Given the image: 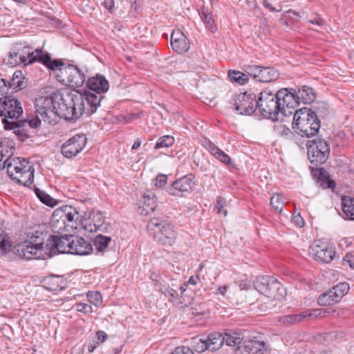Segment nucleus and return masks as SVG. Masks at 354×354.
<instances>
[{"instance_id":"nucleus-1","label":"nucleus","mask_w":354,"mask_h":354,"mask_svg":"<svg viewBox=\"0 0 354 354\" xmlns=\"http://www.w3.org/2000/svg\"><path fill=\"white\" fill-rule=\"evenodd\" d=\"M47 234L38 229H31L26 233V239L13 248L14 253L26 260L46 259L44 240Z\"/></svg>"},{"instance_id":"nucleus-2","label":"nucleus","mask_w":354,"mask_h":354,"mask_svg":"<svg viewBox=\"0 0 354 354\" xmlns=\"http://www.w3.org/2000/svg\"><path fill=\"white\" fill-rule=\"evenodd\" d=\"M292 129L299 131L298 133L302 137L317 134L320 129L317 113L306 107L299 109L293 118Z\"/></svg>"},{"instance_id":"nucleus-3","label":"nucleus","mask_w":354,"mask_h":354,"mask_svg":"<svg viewBox=\"0 0 354 354\" xmlns=\"http://www.w3.org/2000/svg\"><path fill=\"white\" fill-rule=\"evenodd\" d=\"M86 84L91 91L85 92L83 95L86 104L91 107L89 109V113H94L104 99L102 94L109 90V81L102 75L97 74L95 76L90 77Z\"/></svg>"},{"instance_id":"nucleus-4","label":"nucleus","mask_w":354,"mask_h":354,"mask_svg":"<svg viewBox=\"0 0 354 354\" xmlns=\"http://www.w3.org/2000/svg\"><path fill=\"white\" fill-rule=\"evenodd\" d=\"M147 230L153 234L155 241L162 245L171 246L175 243L176 233L165 220L151 218L147 224Z\"/></svg>"},{"instance_id":"nucleus-5","label":"nucleus","mask_w":354,"mask_h":354,"mask_svg":"<svg viewBox=\"0 0 354 354\" xmlns=\"http://www.w3.org/2000/svg\"><path fill=\"white\" fill-rule=\"evenodd\" d=\"M36 55V50H32L29 45L26 42L24 43H15L10 49L6 58L4 59V62L11 67H15L21 64L26 66L31 64L29 61Z\"/></svg>"},{"instance_id":"nucleus-6","label":"nucleus","mask_w":354,"mask_h":354,"mask_svg":"<svg viewBox=\"0 0 354 354\" xmlns=\"http://www.w3.org/2000/svg\"><path fill=\"white\" fill-rule=\"evenodd\" d=\"M8 174L19 184L28 186L34 180V168L26 159L17 158L8 165Z\"/></svg>"},{"instance_id":"nucleus-7","label":"nucleus","mask_w":354,"mask_h":354,"mask_svg":"<svg viewBox=\"0 0 354 354\" xmlns=\"http://www.w3.org/2000/svg\"><path fill=\"white\" fill-rule=\"evenodd\" d=\"M254 286L259 292L272 299L280 300L286 293L283 286L270 276L258 277L254 281Z\"/></svg>"},{"instance_id":"nucleus-8","label":"nucleus","mask_w":354,"mask_h":354,"mask_svg":"<svg viewBox=\"0 0 354 354\" xmlns=\"http://www.w3.org/2000/svg\"><path fill=\"white\" fill-rule=\"evenodd\" d=\"M255 106L264 117L274 121L278 120L277 115L279 113L280 103H277L275 94L268 91L261 92Z\"/></svg>"},{"instance_id":"nucleus-9","label":"nucleus","mask_w":354,"mask_h":354,"mask_svg":"<svg viewBox=\"0 0 354 354\" xmlns=\"http://www.w3.org/2000/svg\"><path fill=\"white\" fill-rule=\"evenodd\" d=\"M74 236H57L51 235L44 245L46 258L51 257L58 253H71L73 250L72 241Z\"/></svg>"},{"instance_id":"nucleus-10","label":"nucleus","mask_w":354,"mask_h":354,"mask_svg":"<svg viewBox=\"0 0 354 354\" xmlns=\"http://www.w3.org/2000/svg\"><path fill=\"white\" fill-rule=\"evenodd\" d=\"M310 162L315 165L326 162L330 154V147L327 142L322 139L309 140L307 146Z\"/></svg>"},{"instance_id":"nucleus-11","label":"nucleus","mask_w":354,"mask_h":354,"mask_svg":"<svg viewBox=\"0 0 354 354\" xmlns=\"http://www.w3.org/2000/svg\"><path fill=\"white\" fill-rule=\"evenodd\" d=\"M275 95L277 103H280L279 113L283 116L295 115L298 111V102L295 93L288 91L287 88H282L278 91Z\"/></svg>"},{"instance_id":"nucleus-12","label":"nucleus","mask_w":354,"mask_h":354,"mask_svg":"<svg viewBox=\"0 0 354 354\" xmlns=\"http://www.w3.org/2000/svg\"><path fill=\"white\" fill-rule=\"evenodd\" d=\"M255 95L252 93H241L234 96L232 104L234 111L240 115H251L256 110Z\"/></svg>"},{"instance_id":"nucleus-13","label":"nucleus","mask_w":354,"mask_h":354,"mask_svg":"<svg viewBox=\"0 0 354 354\" xmlns=\"http://www.w3.org/2000/svg\"><path fill=\"white\" fill-rule=\"evenodd\" d=\"M309 254L317 261L328 263L334 259L336 252L334 247L321 241H315L309 248Z\"/></svg>"},{"instance_id":"nucleus-14","label":"nucleus","mask_w":354,"mask_h":354,"mask_svg":"<svg viewBox=\"0 0 354 354\" xmlns=\"http://www.w3.org/2000/svg\"><path fill=\"white\" fill-rule=\"evenodd\" d=\"M22 113L21 103L15 97L10 95L0 97V116L17 119Z\"/></svg>"},{"instance_id":"nucleus-15","label":"nucleus","mask_w":354,"mask_h":354,"mask_svg":"<svg viewBox=\"0 0 354 354\" xmlns=\"http://www.w3.org/2000/svg\"><path fill=\"white\" fill-rule=\"evenodd\" d=\"M60 77L59 82L64 84L68 85L71 87H80L85 82L84 73L77 66L73 65H68L64 67L62 71V76L57 75Z\"/></svg>"},{"instance_id":"nucleus-16","label":"nucleus","mask_w":354,"mask_h":354,"mask_svg":"<svg viewBox=\"0 0 354 354\" xmlns=\"http://www.w3.org/2000/svg\"><path fill=\"white\" fill-rule=\"evenodd\" d=\"M91 106L86 104L84 95L80 93H75V97L73 100L71 105L67 106V112L69 116H62L66 120H77L80 118L84 113L88 116L93 113H89Z\"/></svg>"},{"instance_id":"nucleus-17","label":"nucleus","mask_w":354,"mask_h":354,"mask_svg":"<svg viewBox=\"0 0 354 354\" xmlns=\"http://www.w3.org/2000/svg\"><path fill=\"white\" fill-rule=\"evenodd\" d=\"M54 94L48 97H41L36 100V108L37 114L40 115L44 122L53 124L55 114H54Z\"/></svg>"},{"instance_id":"nucleus-18","label":"nucleus","mask_w":354,"mask_h":354,"mask_svg":"<svg viewBox=\"0 0 354 354\" xmlns=\"http://www.w3.org/2000/svg\"><path fill=\"white\" fill-rule=\"evenodd\" d=\"M86 142L87 138L85 135H75L63 144L62 153L64 157L71 158L83 150Z\"/></svg>"},{"instance_id":"nucleus-19","label":"nucleus","mask_w":354,"mask_h":354,"mask_svg":"<svg viewBox=\"0 0 354 354\" xmlns=\"http://www.w3.org/2000/svg\"><path fill=\"white\" fill-rule=\"evenodd\" d=\"M194 179L192 174L185 176L175 180L167 189V192L173 196H183L191 191L194 185Z\"/></svg>"},{"instance_id":"nucleus-20","label":"nucleus","mask_w":354,"mask_h":354,"mask_svg":"<svg viewBox=\"0 0 354 354\" xmlns=\"http://www.w3.org/2000/svg\"><path fill=\"white\" fill-rule=\"evenodd\" d=\"M39 62L46 68L52 71H59L62 73L64 63L61 59H52L47 52H44L41 48L36 49V55L32 58L29 63Z\"/></svg>"},{"instance_id":"nucleus-21","label":"nucleus","mask_w":354,"mask_h":354,"mask_svg":"<svg viewBox=\"0 0 354 354\" xmlns=\"http://www.w3.org/2000/svg\"><path fill=\"white\" fill-rule=\"evenodd\" d=\"M74 97L75 93H67L65 95L60 93H54V103H55L54 114H55V117L58 116L62 118V116H69L67 115V113L68 114L67 106L71 105Z\"/></svg>"},{"instance_id":"nucleus-22","label":"nucleus","mask_w":354,"mask_h":354,"mask_svg":"<svg viewBox=\"0 0 354 354\" xmlns=\"http://www.w3.org/2000/svg\"><path fill=\"white\" fill-rule=\"evenodd\" d=\"M266 345L263 342L250 340L244 341L234 351V354H265Z\"/></svg>"},{"instance_id":"nucleus-23","label":"nucleus","mask_w":354,"mask_h":354,"mask_svg":"<svg viewBox=\"0 0 354 354\" xmlns=\"http://www.w3.org/2000/svg\"><path fill=\"white\" fill-rule=\"evenodd\" d=\"M156 198L153 193L149 192L144 193L138 207V212L143 216L150 214L156 207Z\"/></svg>"},{"instance_id":"nucleus-24","label":"nucleus","mask_w":354,"mask_h":354,"mask_svg":"<svg viewBox=\"0 0 354 354\" xmlns=\"http://www.w3.org/2000/svg\"><path fill=\"white\" fill-rule=\"evenodd\" d=\"M73 250L71 254L78 255H85L89 254L93 247L91 244L85 241L83 238L74 236L73 241H72Z\"/></svg>"},{"instance_id":"nucleus-25","label":"nucleus","mask_w":354,"mask_h":354,"mask_svg":"<svg viewBox=\"0 0 354 354\" xmlns=\"http://www.w3.org/2000/svg\"><path fill=\"white\" fill-rule=\"evenodd\" d=\"M298 104L301 102L304 104H309L315 100V93L311 87L304 86L298 89L295 94Z\"/></svg>"},{"instance_id":"nucleus-26","label":"nucleus","mask_w":354,"mask_h":354,"mask_svg":"<svg viewBox=\"0 0 354 354\" xmlns=\"http://www.w3.org/2000/svg\"><path fill=\"white\" fill-rule=\"evenodd\" d=\"M207 351H216L218 350L224 344L223 334L219 333H212L209 334L206 339Z\"/></svg>"},{"instance_id":"nucleus-27","label":"nucleus","mask_w":354,"mask_h":354,"mask_svg":"<svg viewBox=\"0 0 354 354\" xmlns=\"http://www.w3.org/2000/svg\"><path fill=\"white\" fill-rule=\"evenodd\" d=\"M77 214V212L74 207L71 206H65L60 209H56L54 212L53 216H59L62 219L64 223H65L66 221L71 222L75 220V216Z\"/></svg>"},{"instance_id":"nucleus-28","label":"nucleus","mask_w":354,"mask_h":354,"mask_svg":"<svg viewBox=\"0 0 354 354\" xmlns=\"http://www.w3.org/2000/svg\"><path fill=\"white\" fill-rule=\"evenodd\" d=\"M223 338L226 345L238 347L242 345L241 342L243 339V335L236 331L228 330L223 334Z\"/></svg>"},{"instance_id":"nucleus-29","label":"nucleus","mask_w":354,"mask_h":354,"mask_svg":"<svg viewBox=\"0 0 354 354\" xmlns=\"http://www.w3.org/2000/svg\"><path fill=\"white\" fill-rule=\"evenodd\" d=\"M199 15L202 21L205 24L206 28L209 29L212 32H214L217 28L213 19L212 13L209 11L207 8L203 6L199 10Z\"/></svg>"},{"instance_id":"nucleus-30","label":"nucleus","mask_w":354,"mask_h":354,"mask_svg":"<svg viewBox=\"0 0 354 354\" xmlns=\"http://www.w3.org/2000/svg\"><path fill=\"white\" fill-rule=\"evenodd\" d=\"M342 205L346 218L354 220V198L348 196H342Z\"/></svg>"},{"instance_id":"nucleus-31","label":"nucleus","mask_w":354,"mask_h":354,"mask_svg":"<svg viewBox=\"0 0 354 354\" xmlns=\"http://www.w3.org/2000/svg\"><path fill=\"white\" fill-rule=\"evenodd\" d=\"M279 77V73L272 67H262L261 74L259 76V81L269 82L274 81Z\"/></svg>"},{"instance_id":"nucleus-32","label":"nucleus","mask_w":354,"mask_h":354,"mask_svg":"<svg viewBox=\"0 0 354 354\" xmlns=\"http://www.w3.org/2000/svg\"><path fill=\"white\" fill-rule=\"evenodd\" d=\"M339 301V299L335 296L332 288L322 293L317 299L318 304L322 306H331Z\"/></svg>"},{"instance_id":"nucleus-33","label":"nucleus","mask_w":354,"mask_h":354,"mask_svg":"<svg viewBox=\"0 0 354 354\" xmlns=\"http://www.w3.org/2000/svg\"><path fill=\"white\" fill-rule=\"evenodd\" d=\"M62 278L56 276L50 275L45 278L44 287L50 291H57L63 288L61 286Z\"/></svg>"},{"instance_id":"nucleus-34","label":"nucleus","mask_w":354,"mask_h":354,"mask_svg":"<svg viewBox=\"0 0 354 354\" xmlns=\"http://www.w3.org/2000/svg\"><path fill=\"white\" fill-rule=\"evenodd\" d=\"M187 283H184L183 286H180V290L181 295L180 297L178 298L177 297L176 299L174 300V302L176 305H181V308L188 307L193 302V297H191L190 295H188L186 293L185 287H187Z\"/></svg>"},{"instance_id":"nucleus-35","label":"nucleus","mask_w":354,"mask_h":354,"mask_svg":"<svg viewBox=\"0 0 354 354\" xmlns=\"http://www.w3.org/2000/svg\"><path fill=\"white\" fill-rule=\"evenodd\" d=\"M35 192L40 201L47 206L53 207L58 203L56 199L52 198L49 194L39 188H35Z\"/></svg>"},{"instance_id":"nucleus-36","label":"nucleus","mask_w":354,"mask_h":354,"mask_svg":"<svg viewBox=\"0 0 354 354\" xmlns=\"http://www.w3.org/2000/svg\"><path fill=\"white\" fill-rule=\"evenodd\" d=\"M111 238L107 236L98 235L93 240V245L97 252H103L109 246Z\"/></svg>"},{"instance_id":"nucleus-37","label":"nucleus","mask_w":354,"mask_h":354,"mask_svg":"<svg viewBox=\"0 0 354 354\" xmlns=\"http://www.w3.org/2000/svg\"><path fill=\"white\" fill-rule=\"evenodd\" d=\"M172 49L178 54L186 53L189 48V43L187 37L180 39L177 41H171Z\"/></svg>"},{"instance_id":"nucleus-38","label":"nucleus","mask_w":354,"mask_h":354,"mask_svg":"<svg viewBox=\"0 0 354 354\" xmlns=\"http://www.w3.org/2000/svg\"><path fill=\"white\" fill-rule=\"evenodd\" d=\"M228 77L232 82L243 85L248 82V75L239 71L230 70L228 71Z\"/></svg>"},{"instance_id":"nucleus-39","label":"nucleus","mask_w":354,"mask_h":354,"mask_svg":"<svg viewBox=\"0 0 354 354\" xmlns=\"http://www.w3.org/2000/svg\"><path fill=\"white\" fill-rule=\"evenodd\" d=\"M95 337L97 340H93L92 342H90L88 346V351L90 353L93 352L98 345L104 342L107 339L108 335L104 331L99 330L96 333Z\"/></svg>"},{"instance_id":"nucleus-40","label":"nucleus","mask_w":354,"mask_h":354,"mask_svg":"<svg viewBox=\"0 0 354 354\" xmlns=\"http://www.w3.org/2000/svg\"><path fill=\"white\" fill-rule=\"evenodd\" d=\"M88 219L92 221L95 226L98 227L101 231H102L105 221V216L101 212L97 211L92 212L90 214Z\"/></svg>"},{"instance_id":"nucleus-41","label":"nucleus","mask_w":354,"mask_h":354,"mask_svg":"<svg viewBox=\"0 0 354 354\" xmlns=\"http://www.w3.org/2000/svg\"><path fill=\"white\" fill-rule=\"evenodd\" d=\"M349 288V285L347 283H339L332 289L334 291L335 296L340 301L341 299L348 293Z\"/></svg>"},{"instance_id":"nucleus-42","label":"nucleus","mask_w":354,"mask_h":354,"mask_svg":"<svg viewBox=\"0 0 354 354\" xmlns=\"http://www.w3.org/2000/svg\"><path fill=\"white\" fill-rule=\"evenodd\" d=\"M262 67L256 65H245L243 70L247 73L248 76L252 77L256 80L259 81V76L261 74Z\"/></svg>"},{"instance_id":"nucleus-43","label":"nucleus","mask_w":354,"mask_h":354,"mask_svg":"<svg viewBox=\"0 0 354 354\" xmlns=\"http://www.w3.org/2000/svg\"><path fill=\"white\" fill-rule=\"evenodd\" d=\"M288 13H292L293 15H295L296 17H301V15L298 12L292 10H288L286 11L285 12H283L281 15V18L279 19V22L282 26L286 27L285 30L287 31L289 30L293 29L292 27L289 24V22L288 21V20H289L288 19Z\"/></svg>"},{"instance_id":"nucleus-44","label":"nucleus","mask_w":354,"mask_h":354,"mask_svg":"<svg viewBox=\"0 0 354 354\" xmlns=\"http://www.w3.org/2000/svg\"><path fill=\"white\" fill-rule=\"evenodd\" d=\"M174 142V138L172 136H164L162 137H160L155 146V149H161L164 147H171Z\"/></svg>"},{"instance_id":"nucleus-45","label":"nucleus","mask_w":354,"mask_h":354,"mask_svg":"<svg viewBox=\"0 0 354 354\" xmlns=\"http://www.w3.org/2000/svg\"><path fill=\"white\" fill-rule=\"evenodd\" d=\"M192 344L195 351L203 353L207 350L206 339L194 337L192 339Z\"/></svg>"},{"instance_id":"nucleus-46","label":"nucleus","mask_w":354,"mask_h":354,"mask_svg":"<svg viewBox=\"0 0 354 354\" xmlns=\"http://www.w3.org/2000/svg\"><path fill=\"white\" fill-rule=\"evenodd\" d=\"M328 104L322 102L317 103V105L314 106V109L312 110V111L317 113V118H319V117H325L328 113Z\"/></svg>"},{"instance_id":"nucleus-47","label":"nucleus","mask_w":354,"mask_h":354,"mask_svg":"<svg viewBox=\"0 0 354 354\" xmlns=\"http://www.w3.org/2000/svg\"><path fill=\"white\" fill-rule=\"evenodd\" d=\"M9 241L6 239V234L3 230L0 227V253L5 254L10 248Z\"/></svg>"},{"instance_id":"nucleus-48","label":"nucleus","mask_w":354,"mask_h":354,"mask_svg":"<svg viewBox=\"0 0 354 354\" xmlns=\"http://www.w3.org/2000/svg\"><path fill=\"white\" fill-rule=\"evenodd\" d=\"M284 203L281 201V197L279 194H274L270 198V205L276 210L281 212L283 207Z\"/></svg>"},{"instance_id":"nucleus-49","label":"nucleus","mask_w":354,"mask_h":354,"mask_svg":"<svg viewBox=\"0 0 354 354\" xmlns=\"http://www.w3.org/2000/svg\"><path fill=\"white\" fill-rule=\"evenodd\" d=\"M319 310H310L301 313L300 314L296 315L297 322H301L304 319H309L311 317H317L320 315Z\"/></svg>"},{"instance_id":"nucleus-50","label":"nucleus","mask_w":354,"mask_h":354,"mask_svg":"<svg viewBox=\"0 0 354 354\" xmlns=\"http://www.w3.org/2000/svg\"><path fill=\"white\" fill-rule=\"evenodd\" d=\"M88 301L97 306L102 302V295L99 292H88L87 294Z\"/></svg>"},{"instance_id":"nucleus-51","label":"nucleus","mask_w":354,"mask_h":354,"mask_svg":"<svg viewBox=\"0 0 354 354\" xmlns=\"http://www.w3.org/2000/svg\"><path fill=\"white\" fill-rule=\"evenodd\" d=\"M203 145L215 158L222 151L210 140H206Z\"/></svg>"},{"instance_id":"nucleus-52","label":"nucleus","mask_w":354,"mask_h":354,"mask_svg":"<svg viewBox=\"0 0 354 354\" xmlns=\"http://www.w3.org/2000/svg\"><path fill=\"white\" fill-rule=\"evenodd\" d=\"M225 205V199L222 197H218L214 209L216 210V212L218 214H223L225 216H227V210L223 209V207Z\"/></svg>"},{"instance_id":"nucleus-53","label":"nucleus","mask_w":354,"mask_h":354,"mask_svg":"<svg viewBox=\"0 0 354 354\" xmlns=\"http://www.w3.org/2000/svg\"><path fill=\"white\" fill-rule=\"evenodd\" d=\"M160 292L162 294H163L165 296L167 297H171L174 299H176V297L178 296V294L176 290H174L173 288H171L169 287L163 286L160 288Z\"/></svg>"},{"instance_id":"nucleus-54","label":"nucleus","mask_w":354,"mask_h":354,"mask_svg":"<svg viewBox=\"0 0 354 354\" xmlns=\"http://www.w3.org/2000/svg\"><path fill=\"white\" fill-rule=\"evenodd\" d=\"M8 118L4 117L2 119V122L4 124L5 129L12 130V129H15L20 127L19 122H17V121L10 122V121H8Z\"/></svg>"},{"instance_id":"nucleus-55","label":"nucleus","mask_w":354,"mask_h":354,"mask_svg":"<svg viewBox=\"0 0 354 354\" xmlns=\"http://www.w3.org/2000/svg\"><path fill=\"white\" fill-rule=\"evenodd\" d=\"M279 322L284 324H292L297 322L296 315H288L279 318Z\"/></svg>"},{"instance_id":"nucleus-56","label":"nucleus","mask_w":354,"mask_h":354,"mask_svg":"<svg viewBox=\"0 0 354 354\" xmlns=\"http://www.w3.org/2000/svg\"><path fill=\"white\" fill-rule=\"evenodd\" d=\"M167 180V176L165 174H160L156 176L155 179L154 185L156 187H162L165 185H166Z\"/></svg>"},{"instance_id":"nucleus-57","label":"nucleus","mask_w":354,"mask_h":354,"mask_svg":"<svg viewBox=\"0 0 354 354\" xmlns=\"http://www.w3.org/2000/svg\"><path fill=\"white\" fill-rule=\"evenodd\" d=\"M4 157L5 156L2 152H0V169H3L6 167L8 169L9 164H12L14 160H17V159H12L11 160L10 157H6L4 159Z\"/></svg>"},{"instance_id":"nucleus-58","label":"nucleus","mask_w":354,"mask_h":354,"mask_svg":"<svg viewBox=\"0 0 354 354\" xmlns=\"http://www.w3.org/2000/svg\"><path fill=\"white\" fill-rule=\"evenodd\" d=\"M170 354H194L193 351L188 346H181L176 347Z\"/></svg>"},{"instance_id":"nucleus-59","label":"nucleus","mask_w":354,"mask_h":354,"mask_svg":"<svg viewBox=\"0 0 354 354\" xmlns=\"http://www.w3.org/2000/svg\"><path fill=\"white\" fill-rule=\"evenodd\" d=\"M308 22L318 26H324V20L318 14L312 15L310 18L308 19Z\"/></svg>"},{"instance_id":"nucleus-60","label":"nucleus","mask_w":354,"mask_h":354,"mask_svg":"<svg viewBox=\"0 0 354 354\" xmlns=\"http://www.w3.org/2000/svg\"><path fill=\"white\" fill-rule=\"evenodd\" d=\"M84 229L88 232H93L101 230L98 227L95 226L92 221L89 219L85 220L84 223Z\"/></svg>"},{"instance_id":"nucleus-61","label":"nucleus","mask_w":354,"mask_h":354,"mask_svg":"<svg viewBox=\"0 0 354 354\" xmlns=\"http://www.w3.org/2000/svg\"><path fill=\"white\" fill-rule=\"evenodd\" d=\"M216 158L227 165H230L232 163L230 157L227 153H224L223 151L218 155H217Z\"/></svg>"},{"instance_id":"nucleus-62","label":"nucleus","mask_w":354,"mask_h":354,"mask_svg":"<svg viewBox=\"0 0 354 354\" xmlns=\"http://www.w3.org/2000/svg\"><path fill=\"white\" fill-rule=\"evenodd\" d=\"M76 310L84 313H89L92 311V307L88 304L80 303L77 304Z\"/></svg>"},{"instance_id":"nucleus-63","label":"nucleus","mask_w":354,"mask_h":354,"mask_svg":"<svg viewBox=\"0 0 354 354\" xmlns=\"http://www.w3.org/2000/svg\"><path fill=\"white\" fill-rule=\"evenodd\" d=\"M186 36L184 35L183 31L180 29L174 30L171 35V41H177L180 39L185 38Z\"/></svg>"},{"instance_id":"nucleus-64","label":"nucleus","mask_w":354,"mask_h":354,"mask_svg":"<svg viewBox=\"0 0 354 354\" xmlns=\"http://www.w3.org/2000/svg\"><path fill=\"white\" fill-rule=\"evenodd\" d=\"M314 175L318 176L319 180H325L328 178V174L324 169H319L314 171Z\"/></svg>"}]
</instances>
